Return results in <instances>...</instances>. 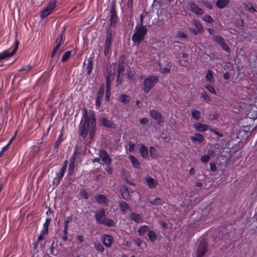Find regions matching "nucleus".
I'll return each mask as SVG.
<instances>
[{
    "label": "nucleus",
    "instance_id": "47",
    "mask_svg": "<svg viewBox=\"0 0 257 257\" xmlns=\"http://www.w3.org/2000/svg\"><path fill=\"white\" fill-rule=\"evenodd\" d=\"M71 54V52L70 51H68L66 52L62 56L61 58V61L63 63L66 62L70 57Z\"/></svg>",
    "mask_w": 257,
    "mask_h": 257
},
{
    "label": "nucleus",
    "instance_id": "40",
    "mask_svg": "<svg viewBox=\"0 0 257 257\" xmlns=\"http://www.w3.org/2000/svg\"><path fill=\"white\" fill-rule=\"evenodd\" d=\"M94 248L98 251L102 253L104 250V248L102 244L99 242H95L94 244Z\"/></svg>",
    "mask_w": 257,
    "mask_h": 257
},
{
    "label": "nucleus",
    "instance_id": "13",
    "mask_svg": "<svg viewBox=\"0 0 257 257\" xmlns=\"http://www.w3.org/2000/svg\"><path fill=\"white\" fill-rule=\"evenodd\" d=\"M101 239L103 244L107 247H110L113 242V237L111 235L104 234L101 236Z\"/></svg>",
    "mask_w": 257,
    "mask_h": 257
},
{
    "label": "nucleus",
    "instance_id": "44",
    "mask_svg": "<svg viewBox=\"0 0 257 257\" xmlns=\"http://www.w3.org/2000/svg\"><path fill=\"white\" fill-rule=\"evenodd\" d=\"M62 140H63V134H62V133H61L59 135L55 143L54 147L55 149H58V147L59 146V145L62 142Z\"/></svg>",
    "mask_w": 257,
    "mask_h": 257
},
{
    "label": "nucleus",
    "instance_id": "59",
    "mask_svg": "<svg viewBox=\"0 0 257 257\" xmlns=\"http://www.w3.org/2000/svg\"><path fill=\"white\" fill-rule=\"evenodd\" d=\"M136 244L138 246L140 247L142 244L143 240L139 237H136L134 240Z\"/></svg>",
    "mask_w": 257,
    "mask_h": 257
},
{
    "label": "nucleus",
    "instance_id": "36",
    "mask_svg": "<svg viewBox=\"0 0 257 257\" xmlns=\"http://www.w3.org/2000/svg\"><path fill=\"white\" fill-rule=\"evenodd\" d=\"M65 29L63 30L61 34H60L56 40V44L61 46L62 43L65 41Z\"/></svg>",
    "mask_w": 257,
    "mask_h": 257
},
{
    "label": "nucleus",
    "instance_id": "53",
    "mask_svg": "<svg viewBox=\"0 0 257 257\" xmlns=\"http://www.w3.org/2000/svg\"><path fill=\"white\" fill-rule=\"evenodd\" d=\"M202 20L206 23H212L213 22L212 18L208 15H205L202 17Z\"/></svg>",
    "mask_w": 257,
    "mask_h": 257
},
{
    "label": "nucleus",
    "instance_id": "31",
    "mask_svg": "<svg viewBox=\"0 0 257 257\" xmlns=\"http://www.w3.org/2000/svg\"><path fill=\"white\" fill-rule=\"evenodd\" d=\"M150 156L153 159H156L159 157V154L157 150L153 146L150 147Z\"/></svg>",
    "mask_w": 257,
    "mask_h": 257
},
{
    "label": "nucleus",
    "instance_id": "63",
    "mask_svg": "<svg viewBox=\"0 0 257 257\" xmlns=\"http://www.w3.org/2000/svg\"><path fill=\"white\" fill-rule=\"evenodd\" d=\"M243 24V22L242 19H237L235 22V26L237 27H241L242 26Z\"/></svg>",
    "mask_w": 257,
    "mask_h": 257
},
{
    "label": "nucleus",
    "instance_id": "12",
    "mask_svg": "<svg viewBox=\"0 0 257 257\" xmlns=\"http://www.w3.org/2000/svg\"><path fill=\"white\" fill-rule=\"evenodd\" d=\"M190 11L196 15H202L204 14V10L199 8L197 5L193 2H190L188 4Z\"/></svg>",
    "mask_w": 257,
    "mask_h": 257
},
{
    "label": "nucleus",
    "instance_id": "19",
    "mask_svg": "<svg viewBox=\"0 0 257 257\" xmlns=\"http://www.w3.org/2000/svg\"><path fill=\"white\" fill-rule=\"evenodd\" d=\"M208 153L202 156L200 158L201 161L204 164H206L210 160V156H213L215 154V152L213 150H209Z\"/></svg>",
    "mask_w": 257,
    "mask_h": 257
},
{
    "label": "nucleus",
    "instance_id": "48",
    "mask_svg": "<svg viewBox=\"0 0 257 257\" xmlns=\"http://www.w3.org/2000/svg\"><path fill=\"white\" fill-rule=\"evenodd\" d=\"M57 2V0H50L47 7L51 9V11H53L56 7Z\"/></svg>",
    "mask_w": 257,
    "mask_h": 257
},
{
    "label": "nucleus",
    "instance_id": "9",
    "mask_svg": "<svg viewBox=\"0 0 257 257\" xmlns=\"http://www.w3.org/2000/svg\"><path fill=\"white\" fill-rule=\"evenodd\" d=\"M207 243L205 241H201L197 250L196 257H202L207 251Z\"/></svg>",
    "mask_w": 257,
    "mask_h": 257
},
{
    "label": "nucleus",
    "instance_id": "25",
    "mask_svg": "<svg viewBox=\"0 0 257 257\" xmlns=\"http://www.w3.org/2000/svg\"><path fill=\"white\" fill-rule=\"evenodd\" d=\"M120 191L122 198L125 200H127L130 198V195L128 188L126 186L123 185L120 188Z\"/></svg>",
    "mask_w": 257,
    "mask_h": 257
},
{
    "label": "nucleus",
    "instance_id": "52",
    "mask_svg": "<svg viewBox=\"0 0 257 257\" xmlns=\"http://www.w3.org/2000/svg\"><path fill=\"white\" fill-rule=\"evenodd\" d=\"M80 195L84 199H87L89 198V194L83 188H82L80 191Z\"/></svg>",
    "mask_w": 257,
    "mask_h": 257
},
{
    "label": "nucleus",
    "instance_id": "24",
    "mask_svg": "<svg viewBox=\"0 0 257 257\" xmlns=\"http://www.w3.org/2000/svg\"><path fill=\"white\" fill-rule=\"evenodd\" d=\"M151 116L156 120L161 121L162 115L160 112L155 109H152L150 110Z\"/></svg>",
    "mask_w": 257,
    "mask_h": 257
},
{
    "label": "nucleus",
    "instance_id": "22",
    "mask_svg": "<svg viewBox=\"0 0 257 257\" xmlns=\"http://www.w3.org/2000/svg\"><path fill=\"white\" fill-rule=\"evenodd\" d=\"M92 55H93V54H92V55L87 60V63L86 69L87 71V74L88 75H90L91 74L93 69L92 59L94 57Z\"/></svg>",
    "mask_w": 257,
    "mask_h": 257
},
{
    "label": "nucleus",
    "instance_id": "43",
    "mask_svg": "<svg viewBox=\"0 0 257 257\" xmlns=\"http://www.w3.org/2000/svg\"><path fill=\"white\" fill-rule=\"evenodd\" d=\"M164 203V201L160 198H156L151 202L152 205H161Z\"/></svg>",
    "mask_w": 257,
    "mask_h": 257
},
{
    "label": "nucleus",
    "instance_id": "34",
    "mask_svg": "<svg viewBox=\"0 0 257 257\" xmlns=\"http://www.w3.org/2000/svg\"><path fill=\"white\" fill-rule=\"evenodd\" d=\"M52 11L46 7L41 13L40 17L41 19H44L46 18Z\"/></svg>",
    "mask_w": 257,
    "mask_h": 257
},
{
    "label": "nucleus",
    "instance_id": "8",
    "mask_svg": "<svg viewBox=\"0 0 257 257\" xmlns=\"http://www.w3.org/2000/svg\"><path fill=\"white\" fill-rule=\"evenodd\" d=\"M91 123L90 124V127L89 132V136L90 139L93 140L95 136V128L96 125V120L95 118V115L93 111L91 112Z\"/></svg>",
    "mask_w": 257,
    "mask_h": 257
},
{
    "label": "nucleus",
    "instance_id": "35",
    "mask_svg": "<svg viewBox=\"0 0 257 257\" xmlns=\"http://www.w3.org/2000/svg\"><path fill=\"white\" fill-rule=\"evenodd\" d=\"M119 100L124 104H126L130 102V97L127 95L121 94L119 95Z\"/></svg>",
    "mask_w": 257,
    "mask_h": 257
},
{
    "label": "nucleus",
    "instance_id": "10",
    "mask_svg": "<svg viewBox=\"0 0 257 257\" xmlns=\"http://www.w3.org/2000/svg\"><path fill=\"white\" fill-rule=\"evenodd\" d=\"M105 91V86L104 84L100 85L99 90L97 93L96 97L95 99V105L96 108L99 107L101 104V99L104 95Z\"/></svg>",
    "mask_w": 257,
    "mask_h": 257
},
{
    "label": "nucleus",
    "instance_id": "37",
    "mask_svg": "<svg viewBox=\"0 0 257 257\" xmlns=\"http://www.w3.org/2000/svg\"><path fill=\"white\" fill-rule=\"evenodd\" d=\"M192 117L196 120H198L201 117V112L199 110L193 109L191 111Z\"/></svg>",
    "mask_w": 257,
    "mask_h": 257
},
{
    "label": "nucleus",
    "instance_id": "26",
    "mask_svg": "<svg viewBox=\"0 0 257 257\" xmlns=\"http://www.w3.org/2000/svg\"><path fill=\"white\" fill-rule=\"evenodd\" d=\"M139 151L141 157L144 159H146L149 153L147 147L144 144H141Z\"/></svg>",
    "mask_w": 257,
    "mask_h": 257
},
{
    "label": "nucleus",
    "instance_id": "27",
    "mask_svg": "<svg viewBox=\"0 0 257 257\" xmlns=\"http://www.w3.org/2000/svg\"><path fill=\"white\" fill-rule=\"evenodd\" d=\"M64 175V174H62V173H60L59 172L58 173H56V176L55 177H54L53 179V181H52L53 184L56 186H58L60 184Z\"/></svg>",
    "mask_w": 257,
    "mask_h": 257
},
{
    "label": "nucleus",
    "instance_id": "32",
    "mask_svg": "<svg viewBox=\"0 0 257 257\" xmlns=\"http://www.w3.org/2000/svg\"><path fill=\"white\" fill-rule=\"evenodd\" d=\"M147 235L149 238L150 240L152 242H155V241L157 239V235L156 232L153 230H148V232Z\"/></svg>",
    "mask_w": 257,
    "mask_h": 257
},
{
    "label": "nucleus",
    "instance_id": "5",
    "mask_svg": "<svg viewBox=\"0 0 257 257\" xmlns=\"http://www.w3.org/2000/svg\"><path fill=\"white\" fill-rule=\"evenodd\" d=\"M110 26L115 28L116 26V24L118 21L119 20V18L118 16L117 15L116 8H115V2L112 1L110 3Z\"/></svg>",
    "mask_w": 257,
    "mask_h": 257
},
{
    "label": "nucleus",
    "instance_id": "64",
    "mask_svg": "<svg viewBox=\"0 0 257 257\" xmlns=\"http://www.w3.org/2000/svg\"><path fill=\"white\" fill-rule=\"evenodd\" d=\"M203 5L204 6V7H205L206 8H207V9H208L209 10H211L212 9V5L209 2L206 1V2H203Z\"/></svg>",
    "mask_w": 257,
    "mask_h": 257
},
{
    "label": "nucleus",
    "instance_id": "28",
    "mask_svg": "<svg viewBox=\"0 0 257 257\" xmlns=\"http://www.w3.org/2000/svg\"><path fill=\"white\" fill-rule=\"evenodd\" d=\"M129 159L134 167L137 169H140L141 168L140 163L136 157L134 156L131 155L129 157Z\"/></svg>",
    "mask_w": 257,
    "mask_h": 257
},
{
    "label": "nucleus",
    "instance_id": "62",
    "mask_svg": "<svg viewBox=\"0 0 257 257\" xmlns=\"http://www.w3.org/2000/svg\"><path fill=\"white\" fill-rule=\"evenodd\" d=\"M210 169L212 172H216L217 171V168L215 163L210 162Z\"/></svg>",
    "mask_w": 257,
    "mask_h": 257
},
{
    "label": "nucleus",
    "instance_id": "51",
    "mask_svg": "<svg viewBox=\"0 0 257 257\" xmlns=\"http://www.w3.org/2000/svg\"><path fill=\"white\" fill-rule=\"evenodd\" d=\"M78 154V149L77 148H76L73 152V153L71 157H70L69 162L70 163H75L76 158L77 157V155Z\"/></svg>",
    "mask_w": 257,
    "mask_h": 257
},
{
    "label": "nucleus",
    "instance_id": "4",
    "mask_svg": "<svg viewBox=\"0 0 257 257\" xmlns=\"http://www.w3.org/2000/svg\"><path fill=\"white\" fill-rule=\"evenodd\" d=\"M159 81V77L157 75H149L143 81L142 83V90L145 93H148L155 86Z\"/></svg>",
    "mask_w": 257,
    "mask_h": 257
},
{
    "label": "nucleus",
    "instance_id": "38",
    "mask_svg": "<svg viewBox=\"0 0 257 257\" xmlns=\"http://www.w3.org/2000/svg\"><path fill=\"white\" fill-rule=\"evenodd\" d=\"M75 170V163H70L68 166V170L67 176H71L74 175Z\"/></svg>",
    "mask_w": 257,
    "mask_h": 257
},
{
    "label": "nucleus",
    "instance_id": "7",
    "mask_svg": "<svg viewBox=\"0 0 257 257\" xmlns=\"http://www.w3.org/2000/svg\"><path fill=\"white\" fill-rule=\"evenodd\" d=\"M213 40L218 44L222 49L228 53L230 52V49L224 41V39L219 36L214 35L212 37Z\"/></svg>",
    "mask_w": 257,
    "mask_h": 257
},
{
    "label": "nucleus",
    "instance_id": "42",
    "mask_svg": "<svg viewBox=\"0 0 257 257\" xmlns=\"http://www.w3.org/2000/svg\"><path fill=\"white\" fill-rule=\"evenodd\" d=\"M206 80L210 82H214V79L213 76V72L211 70H209L206 74Z\"/></svg>",
    "mask_w": 257,
    "mask_h": 257
},
{
    "label": "nucleus",
    "instance_id": "56",
    "mask_svg": "<svg viewBox=\"0 0 257 257\" xmlns=\"http://www.w3.org/2000/svg\"><path fill=\"white\" fill-rule=\"evenodd\" d=\"M60 47H61V45H60L59 44H56V46L53 48V50L51 52V58H53L55 56L56 53L57 52L58 49L60 48Z\"/></svg>",
    "mask_w": 257,
    "mask_h": 257
},
{
    "label": "nucleus",
    "instance_id": "50",
    "mask_svg": "<svg viewBox=\"0 0 257 257\" xmlns=\"http://www.w3.org/2000/svg\"><path fill=\"white\" fill-rule=\"evenodd\" d=\"M68 165V161L65 160L62 164L61 168L59 170V172L62 173V174H65L66 170Z\"/></svg>",
    "mask_w": 257,
    "mask_h": 257
},
{
    "label": "nucleus",
    "instance_id": "41",
    "mask_svg": "<svg viewBox=\"0 0 257 257\" xmlns=\"http://www.w3.org/2000/svg\"><path fill=\"white\" fill-rule=\"evenodd\" d=\"M149 226L146 225L141 226L138 229V233L139 235H143L146 232H148V230H149Z\"/></svg>",
    "mask_w": 257,
    "mask_h": 257
},
{
    "label": "nucleus",
    "instance_id": "6",
    "mask_svg": "<svg viewBox=\"0 0 257 257\" xmlns=\"http://www.w3.org/2000/svg\"><path fill=\"white\" fill-rule=\"evenodd\" d=\"M19 44V41L17 39H16L14 48L11 52H10L9 50H5L2 53H0V62L5 59H6L8 58L14 56L18 51Z\"/></svg>",
    "mask_w": 257,
    "mask_h": 257
},
{
    "label": "nucleus",
    "instance_id": "55",
    "mask_svg": "<svg viewBox=\"0 0 257 257\" xmlns=\"http://www.w3.org/2000/svg\"><path fill=\"white\" fill-rule=\"evenodd\" d=\"M205 88L207 89L210 93L212 94H213L214 95L216 94V92L213 87V86H212L210 84H207L205 86Z\"/></svg>",
    "mask_w": 257,
    "mask_h": 257
},
{
    "label": "nucleus",
    "instance_id": "23",
    "mask_svg": "<svg viewBox=\"0 0 257 257\" xmlns=\"http://www.w3.org/2000/svg\"><path fill=\"white\" fill-rule=\"evenodd\" d=\"M229 0H217L215 3L216 6L219 9H223L229 4Z\"/></svg>",
    "mask_w": 257,
    "mask_h": 257
},
{
    "label": "nucleus",
    "instance_id": "17",
    "mask_svg": "<svg viewBox=\"0 0 257 257\" xmlns=\"http://www.w3.org/2000/svg\"><path fill=\"white\" fill-rule=\"evenodd\" d=\"M193 127L197 132H204L207 130L208 125L206 124L196 122L193 125Z\"/></svg>",
    "mask_w": 257,
    "mask_h": 257
},
{
    "label": "nucleus",
    "instance_id": "16",
    "mask_svg": "<svg viewBox=\"0 0 257 257\" xmlns=\"http://www.w3.org/2000/svg\"><path fill=\"white\" fill-rule=\"evenodd\" d=\"M119 208L123 214H126L128 211L131 210V208L128 204L123 201H120L118 203Z\"/></svg>",
    "mask_w": 257,
    "mask_h": 257
},
{
    "label": "nucleus",
    "instance_id": "54",
    "mask_svg": "<svg viewBox=\"0 0 257 257\" xmlns=\"http://www.w3.org/2000/svg\"><path fill=\"white\" fill-rule=\"evenodd\" d=\"M106 38L108 39H112V30L110 26H108L106 28Z\"/></svg>",
    "mask_w": 257,
    "mask_h": 257
},
{
    "label": "nucleus",
    "instance_id": "11",
    "mask_svg": "<svg viewBox=\"0 0 257 257\" xmlns=\"http://www.w3.org/2000/svg\"><path fill=\"white\" fill-rule=\"evenodd\" d=\"M99 155L103 162L106 165H110L112 162L111 158L106 151L104 150H100L99 151Z\"/></svg>",
    "mask_w": 257,
    "mask_h": 257
},
{
    "label": "nucleus",
    "instance_id": "3",
    "mask_svg": "<svg viewBox=\"0 0 257 257\" xmlns=\"http://www.w3.org/2000/svg\"><path fill=\"white\" fill-rule=\"evenodd\" d=\"M147 32V26L139 27V24H136L135 32L132 35V41L135 43L140 44L145 40Z\"/></svg>",
    "mask_w": 257,
    "mask_h": 257
},
{
    "label": "nucleus",
    "instance_id": "2",
    "mask_svg": "<svg viewBox=\"0 0 257 257\" xmlns=\"http://www.w3.org/2000/svg\"><path fill=\"white\" fill-rule=\"evenodd\" d=\"M94 217L99 224L104 225L107 227H113L115 225V221L105 216L104 208H102L96 211Z\"/></svg>",
    "mask_w": 257,
    "mask_h": 257
},
{
    "label": "nucleus",
    "instance_id": "57",
    "mask_svg": "<svg viewBox=\"0 0 257 257\" xmlns=\"http://www.w3.org/2000/svg\"><path fill=\"white\" fill-rule=\"evenodd\" d=\"M170 70H171L170 67V68L164 67V68H160L159 71L161 73L168 74V73H170Z\"/></svg>",
    "mask_w": 257,
    "mask_h": 257
},
{
    "label": "nucleus",
    "instance_id": "61",
    "mask_svg": "<svg viewBox=\"0 0 257 257\" xmlns=\"http://www.w3.org/2000/svg\"><path fill=\"white\" fill-rule=\"evenodd\" d=\"M49 230V226L43 225V228L41 230L40 232L44 234H47Z\"/></svg>",
    "mask_w": 257,
    "mask_h": 257
},
{
    "label": "nucleus",
    "instance_id": "14",
    "mask_svg": "<svg viewBox=\"0 0 257 257\" xmlns=\"http://www.w3.org/2000/svg\"><path fill=\"white\" fill-rule=\"evenodd\" d=\"M100 122L101 125L104 127L112 129H115L116 127V125L115 123L104 117L101 118Z\"/></svg>",
    "mask_w": 257,
    "mask_h": 257
},
{
    "label": "nucleus",
    "instance_id": "20",
    "mask_svg": "<svg viewBox=\"0 0 257 257\" xmlns=\"http://www.w3.org/2000/svg\"><path fill=\"white\" fill-rule=\"evenodd\" d=\"M147 184L151 188H155L158 185L157 181L153 178L147 176L145 178Z\"/></svg>",
    "mask_w": 257,
    "mask_h": 257
},
{
    "label": "nucleus",
    "instance_id": "33",
    "mask_svg": "<svg viewBox=\"0 0 257 257\" xmlns=\"http://www.w3.org/2000/svg\"><path fill=\"white\" fill-rule=\"evenodd\" d=\"M52 11L46 7L41 13L40 17L41 19H44L46 18Z\"/></svg>",
    "mask_w": 257,
    "mask_h": 257
},
{
    "label": "nucleus",
    "instance_id": "45",
    "mask_svg": "<svg viewBox=\"0 0 257 257\" xmlns=\"http://www.w3.org/2000/svg\"><path fill=\"white\" fill-rule=\"evenodd\" d=\"M33 68V67L30 65H24L21 69H19V72L25 71V73L27 74L29 73L31 69Z\"/></svg>",
    "mask_w": 257,
    "mask_h": 257
},
{
    "label": "nucleus",
    "instance_id": "18",
    "mask_svg": "<svg viewBox=\"0 0 257 257\" xmlns=\"http://www.w3.org/2000/svg\"><path fill=\"white\" fill-rule=\"evenodd\" d=\"M130 219L136 223H142L144 221L143 218L139 214L136 212H131L130 215Z\"/></svg>",
    "mask_w": 257,
    "mask_h": 257
},
{
    "label": "nucleus",
    "instance_id": "30",
    "mask_svg": "<svg viewBox=\"0 0 257 257\" xmlns=\"http://www.w3.org/2000/svg\"><path fill=\"white\" fill-rule=\"evenodd\" d=\"M192 23L196 28V29L199 32V33H202L203 31V28L200 22L196 20H194L192 21Z\"/></svg>",
    "mask_w": 257,
    "mask_h": 257
},
{
    "label": "nucleus",
    "instance_id": "46",
    "mask_svg": "<svg viewBox=\"0 0 257 257\" xmlns=\"http://www.w3.org/2000/svg\"><path fill=\"white\" fill-rule=\"evenodd\" d=\"M244 9L249 13H253L256 12L253 5L251 4H245Z\"/></svg>",
    "mask_w": 257,
    "mask_h": 257
},
{
    "label": "nucleus",
    "instance_id": "60",
    "mask_svg": "<svg viewBox=\"0 0 257 257\" xmlns=\"http://www.w3.org/2000/svg\"><path fill=\"white\" fill-rule=\"evenodd\" d=\"M126 76L131 83L134 82L135 79L133 77V75L132 74L131 71H129L127 73Z\"/></svg>",
    "mask_w": 257,
    "mask_h": 257
},
{
    "label": "nucleus",
    "instance_id": "58",
    "mask_svg": "<svg viewBox=\"0 0 257 257\" xmlns=\"http://www.w3.org/2000/svg\"><path fill=\"white\" fill-rule=\"evenodd\" d=\"M123 75H117L116 76V83L117 85H120L122 83L123 80Z\"/></svg>",
    "mask_w": 257,
    "mask_h": 257
},
{
    "label": "nucleus",
    "instance_id": "29",
    "mask_svg": "<svg viewBox=\"0 0 257 257\" xmlns=\"http://www.w3.org/2000/svg\"><path fill=\"white\" fill-rule=\"evenodd\" d=\"M190 139L193 142H197L199 143H201L204 140L203 136L198 133L195 134L194 136L191 137Z\"/></svg>",
    "mask_w": 257,
    "mask_h": 257
},
{
    "label": "nucleus",
    "instance_id": "15",
    "mask_svg": "<svg viewBox=\"0 0 257 257\" xmlns=\"http://www.w3.org/2000/svg\"><path fill=\"white\" fill-rule=\"evenodd\" d=\"M95 199L96 202L98 203L99 204L106 205L108 203V200L107 198L105 195L102 194L96 195L95 196Z\"/></svg>",
    "mask_w": 257,
    "mask_h": 257
},
{
    "label": "nucleus",
    "instance_id": "21",
    "mask_svg": "<svg viewBox=\"0 0 257 257\" xmlns=\"http://www.w3.org/2000/svg\"><path fill=\"white\" fill-rule=\"evenodd\" d=\"M112 39L105 38L104 45V55L106 56L109 52V49L111 45Z\"/></svg>",
    "mask_w": 257,
    "mask_h": 257
},
{
    "label": "nucleus",
    "instance_id": "1",
    "mask_svg": "<svg viewBox=\"0 0 257 257\" xmlns=\"http://www.w3.org/2000/svg\"><path fill=\"white\" fill-rule=\"evenodd\" d=\"M91 123V112L88 115L87 108L84 107L82 108V117L78 125V134L83 139L87 137Z\"/></svg>",
    "mask_w": 257,
    "mask_h": 257
},
{
    "label": "nucleus",
    "instance_id": "39",
    "mask_svg": "<svg viewBox=\"0 0 257 257\" xmlns=\"http://www.w3.org/2000/svg\"><path fill=\"white\" fill-rule=\"evenodd\" d=\"M118 68L117 69V75H122L123 74V72L124 71V66H123V62L122 61L121 62L118 61L117 64Z\"/></svg>",
    "mask_w": 257,
    "mask_h": 257
},
{
    "label": "nucleus",
    "instance_id": "49",
    "mask_svg": "<svg viewBox=\"0 0 257 257\" xmlns=\"http://www.w3.org/2000/svg\"><path fill=\"white\" fill-rule=\"evenodd\" d=\"M201 96L203 98L204 100L207 103H209L211 101L210 97L207 94L206 91H203L201 93Z\"/></svg>",
    "mask_w": 257,
    "mask_h": 257
}]
</instances>
